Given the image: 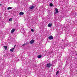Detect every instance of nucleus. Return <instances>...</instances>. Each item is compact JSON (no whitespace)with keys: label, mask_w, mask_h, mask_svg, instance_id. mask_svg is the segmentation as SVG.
Here are the masks:
<instances>
[{"label":"nucleus","mask_w":77,"mask_h":77,"mask_svg":"<svg viewBox=\"0 0 77 77\" xmlns=\"http://www.w3.org/2000/svg\"><path fill=\"white\" fill-rule=\"evenodd\" d=\"M56 62H57V60H54V61H52V63L51 64V65L52 66V67H54V63H56Z\"/></svg>","instance_id":"1"},{"label":"nucleus","mask_w":77,"mask_h":77,"mask_svg":"<svg viewBox=\"0 0 77 77\" xmlns=\"http://www.w3.org/2000/svg\"><path fill=\"white\" fill-rule=\"evenodd\" d=\"M51 66V64L50 63H48L46 65V67L47 68H50Z\"/></svg>","instance_id":"2"},{"label":"nucleus","mask_w":77,"mask_h":77,"mask_svg":"<svg viewBox=\"0 0 77 77\" xmlns=\"http://www.w3.org/2000/svg\"><path fill=\"white\" fill-rule=\"evenodd\" d=\"M35 42V41L33 39H32L31 41L29 43L31 44H33V43Z\"/></svg>","instance_id":"3"},{"label":"nucleus","mask_w":77,"mask_h":77,"mask_svg":"<svg viewBox=\"0 0 77 77\" xmlns=\"http://www.w3.org/2000/svg\"><path fill=\"white\" fill-rule=\"evenodd\" d=\"M55 11H56L55 12H54V13L55 14H57V13H58L59 12L58 9H57V8H56L55 9Z\"/></svg>","instance_id":"4"},{"label":"nucleus","mask_w":77,"mask_h":77,"mask_svg":"<svg viewBox=\"0 0 77 77\" xmlns=\"http://www.w3.org/2000/svg\"><path fill=\"white\" fill-rule=\"evenodd\" d=\"M48 39L51 40V39H53V37L52 36H49L48 38Z\"/></svg>","instance_id":"5"},{"label":"nucleus","mask_w":77,"mask_h":77,"mask_svg":"<svg viewBox=\"0 0 77 77\" xmlns=\"http://www.w3.org/2000/svg\"><path fill=\"white\" fill-rule=\"evenodd\" d=\"M30 9H33V8H35V6H32L31 7H29Z\"/></svg>","instance_id":"6"},{"label":"nucleus","mask_w":77,"mask_h":77,"mask_svg":"<svg viewBox=\"0 0 77 77\" xmlns=\"http://www.w3.org/2000/svg\"><path fill=\"white\" fill-rule=\"evenodd\" d=\"M71 33V32H70V31H69V32H67V35H68V36H69V35H70Z\"/></svg>","instance_id":"7"},{"label":"nucleus","mask_w":77,"mask_h":77,"mask_svg":"<svg viewBox=\"0 0 77 77\" xmlns=\"http://www.w3.org/2000/svg\"><path fill=\"white\" fill-rule=\"evenodd\" d=\"M52 24L51 23H49L48 24V27H51V26H52Z\"/></svg>","instance_id":"8"},{"label":"nucleus","mask_w":77,"mask_h":77,"mask_svg":"<svg viewBox=\"0 0 77 77\" xmlns=\"http://www.w3.org/2000/svg\"><path fill=\"white\" fill-rule=\"evenodd\" d=\"M19 14L20 15H23L24 12H21Z\"/></svg>","instance_id":"9"},{"label":"nucleus","mask_w":77,"mask_h":77,"mask_svg":"<svg viewBox=\"0 0 77 77\" xmlns=\"http://www.w3.org/2000/svg\"><path fill=\"white\" fill-rule=\"evenodd\" d=\"M15 49V48H13L11 49H10V51H11L12 52H13L14 51V50Z\"/></svg>","instance_id":"10"},{"label":"nucleus","mask_w":77,"mask_h":77,"mask_svg":"<svg viewBox=\"0 0 77 77\" xmlns=\"http://www.w3.org/2000/svg\"><path fill=\"white\" fill-rule=\"evenodd\" d=\"M57 57L58 59V60L61 59V58H60V57H61V56L60 55L58 56Z\"/></svg>","instance_id":"11"},{"label":"nucleus","mask_w":77,"mask_h":77,"mask_svg":"<svg viewBox=\"0 0 77 77\" xmlns=\"http://www.w3.org/2000/svg\"><path fill=\"white\" fill-rule=\"evenodd\" d=\"M14 31H15V29H13L11 31V33H14Z\"/></svg>","instance_id":"12"},{"label":"nucleus","mask_w":77,"mask_h":77,"mask_svg":"<svg viewBox=\"0 0 77 77\" xmlns=\"http://www.w3.org/2000/svg\"><path fill=\"white\" fill-rule=\"evenodd\" d=\"M37 57L38 58H41V57H42V56L41 55H38L37 56Z\"/></svg>","instance_id":"13"},{"label":"nucleus","mask_w":77,"mask_h":77,"mask_svg":"<svg viewBox=\"0 0 77 77\" xmlns=\"http://www.w3.org/2000/svg\"><path fill=\"white\" fill-rule=\"evenodd\" d=\"M12 21V18H11L9 19V21Z\"/></svg>","instance_id":"14"},{"label":"nucleus","mask_w":77,"mask_h":77,"mask_svg":"<svg viewBox=\"0 0 77 77\" xmlns=\"http://www.w3.org/2000/svg\"><path fill=\"white\" fill-rule=\"evenodd\" d=\"M12 9V8L11 7H8V8L7 9L8 10H9V9Z\"/></svg>","instance_id":"15"},{"label":"nucleus","mask_w":77,"mask_h":77,"mask_svg":"<svg viewBox=\"0 0 77 77\" xmlns=\"http://www.w3.org/2000/svg\"><path fill=\"white\" fill-rule=\"evenodd\" d=\"M4 48H5V50H7V47L6 46H4Z\"/></svg>","instance_id":"16"},{"label":"nucleus","mask_w":77,"mask_h":77,"mask_svg":"<svg viewBox=\"0 0 77 77\" xmlns=\"http://www.w3.org/2000/svg\"><path fill=\"white\" fill-rule=\"evenodd\" d=\"M53 5L52 3L50 4V6H53Z\"/></svg>","instance_id":"17"},{"label":"nucleus","mask_w":77,"mask_h":77,"mask_svg":"<svg viewBox=\"0 0 77 77\" xmlns=\"http://www.w3.org/2000/svg\"><path fill=\"white\" fill-rule=\"evenodd\" d=\"M31 31L32 32H34V29H31Z\"/></svg>","instance_id":"18"},{"label":"nucleus","mask_w":77,"mask_h":77,"mask_svg":"<svg viewBox=\"0 0 77 77\" xmlns=\"http://www.w3.org/2000/svg\"><path fill=\"white\" fill-rule=\"evenodd\" d=\"M26 45V44L25 43L23 45H22V46H23V47L24 46V45Z\"/></svg>","instance_id":"19"},{"label":"nucleus","mask_w":77,"mask_h":77,"mask_svg":"<svg viewBox=\"0 0 77 77\" xmlns=\"http://www.w3.org/2000/svg\"><path fill=\"white\" fill-rule=\"evenodd\" d=\"M59 74V71H58L57 72L56 75H57V74Z\"/></svg>","instance_id":"20"},{"label":"nucleus","mask_w":77,"mask_h":77,"mask_svg":"<svg viewBox=\"0 0 77 77\" xmlns=\"http://www.w3.org/2000/svg\"><path fill=\"white\" fill-rule=\"evenodd\" d=\"M54 53V51H52L51 52V53Z\"/></svg>","instance_id":"21"},{"label":"nucleus","mask_w":77,"mask_h":77,"mask_svg":"<svg viewBox=\"0 0 77 77\" xmlns=\"http://www.w3.org/2000/svg\"><path fill=\"white\" fill-rule=\"evenodd\" d=\"M66 27H70V26H67Z\"/></svg>","instance_id":"22"},{"label":"nucleus","mask_w":77,"mask_h":77,"mask_svg":"<svg viewBox=\"0 0 77 77\" xmlns=\"http://www.w3.org/2000/svg\"><path fill=\"white\" fill-rule=\"evenodd\" d=\"M49 53H50L49 55H50V54H51V53L50 54V52H49Z\"/></svg>","instance_id":"23"},{"label":"nucleus","mask_w":77,"mask_h":77,"mask_svg":"<svg viewBox=\"0 0 77 77\" xmlns=\"http://www.w3.org/2000/svg\"><path fill=\"white\" fill-rule=\"evenodd\" d=\"M26 44H29V42H27V43H26Z\"/></svg>","instance_id":"24"},{"label":"nucleus","mask_w":77,"mask_h":77,"mask_svg":"<svg viewBox=\"0 0 77 77\" xmlns=\"http://www.w3.org/2000/svg\"><path fill=\"white\" fill-rule=\"evenodd\" d=\"M1 5H2V4H0V6H1Z\"/></svg>","instance_id":"25"},{"label":"nucleus","mask_w":77,"mask_h":77,"mask_svg":"<svg viewBox=\"0 0 77 77\" xmlns=\"http://www.w3.org/2000/svg\"><path fill=\"white\" fill-rule=\"evenodd\" d=\"M16 46V45H15L14 46V47H15Z\"/></svg>","instance_id":"26"},{"label":"nucleus","mask_w":77,"mask_h":77,"mask_svg":"<svg viewBox=\"0 0 77 77\" xmlns=\"http://www.w3.org/2000/svg\"><path fill=\"white\" fill-rule=\"evenodd\" d=\"M76 54V55H77V54Z\"/></svg>","instance_id":"27"}]
</instances>
